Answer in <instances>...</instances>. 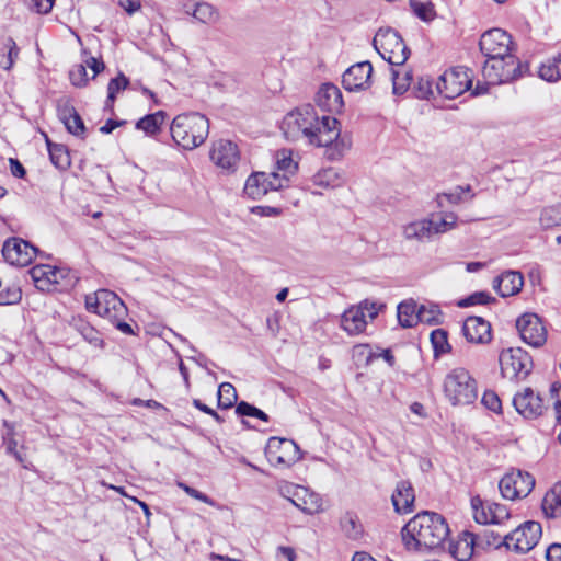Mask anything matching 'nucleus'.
<instances>
[{"label": "nucleus", "instance_id": "f257e3e1", "mask_svg": "<svg viewBox=\"0 0 561 561\" xmlns=\"http://www.w3.org/2000/svg\"><path fill=\"white\" fill-rule=\"evenodd\" d=\"M449 534L445 517L430 511L417 513L401 530L403 545L409 551H436L443 548Z\"/></svg>", "mask_w": 561, "mask_h": 561}, {"label": "nucleus", "instance_id": "f03ea898", "mask_svg": "<svg viewBox=\"0 0 561 561\" xmlns=\"http://www.w3.org/2000/svg\"><path fill=\"white\" fill-rule=\"evenodd\" d=\"M336 118L323 115L321 118L312 105L306 104L289 112L283 121L282 128L287 139L306 138L310 145H327L333 137Z\"/></svg>", "mask_w": 561, "mask_h": 561}, {"label": "nucleus", "instance_id": "7ed1b4c3", "mask_svg": "<svg viewBox=\"0 0 561 561\" xmlns=\"http://www.w3.org/2000/svg\"><path fill=\"white\" fill-rule=\"evenodd\" d=\"M85 308L107 319L124 334H134L131 327L125 322L128 310L124 301L112 290L99 289L85 296Z\"/></svg>", "mask_w": 561, "mask_h": 561}, {"label": "nucleus", "instance_id": "20e7f679", "mask_svg": "<svg viewBox=\"0 0 561 561\" xmlns=\"http://www.w3.org/2000/svg\"><path fill=\"white\" fill-rule=\"evenodd\" d=\"M170 131L178 146L185 150H192L206 140L209 133V121L199 113H183L173 118Z\"/></svg>", "mask_w": 561, "mask_h": 561}, {"label": "nucleus", "instance_id": "39448f33", "mask_svg": "<svg viewBox=\"0 0 561 561\" xmlns=\"http://www.w3.org/2000/svg\"><path fill=\"white\" fill-rule=\"evenodd\" d=\"M444 393L453 405H468L478 398V385L471 374L462 368H454L444 379Z\"/></svg>", "mask_w": 561, "mask_h": 561}, {"label": "nucleus", "instance_id": "423d86ee", "mask_svg": "<svg viewBox=\"0 0 561 561\" xmlns=\"http://www.w3.org/2000/svg\"><path fill=\"white\" fill-rule=\"evenodd\" d=\"M528 70L513 54L503 57H486L482 68L483 77L490 84H501L517 80Z\"/></svg>", "mask_w": 561, "mask_h": 561}, {"label": "nucleus", "instance_id": "0eeeda50", "mask_svg": "<svg viewBox=\"0 0 561 561\" xmlns=\"http://www.w3.org/2000/svg\"><path fill=\"white\" fill-rule=\"evenodd\" d=\"M501 374L510 380H524L533 369L530 355L520 347H511L501 352Z\"/></svg>", "mask_w": 561, "mask_h": 561}, {"label": "nucleus", "instance_id": "6e6552de", "mask_svg": "<svg viewBox=\"0 0 561 561\" xmlns=\"http://www.w3.org/2000/svg\"><path fill=\"white\" fill-rule=\"evenodd\" d=\"M378 310L376 304L365 300L344 311L341 325L350 335L360 334L365 331L368 322L377 317Z\"/></svg>", "mask_w": 561, "mask_h": 561}, {"label": "nucleus", "instance_id": "1a4fd4ad", "mask_svg": "<svg viewBox=\"0 0 561 561\" xmlns=\"http://www.w3.org/2000/svg\"><path fill=\"white\" fill-rule=\"evenodd\" d=\"M265 456L274 467H290L301 458L300 449L294 440L279 437L267 440Z\"/></svg>", "mask_w": 561, "mask_h": 561}, {"label": "nucleus", "instance_id": "9d476101", "mask_svg": "<svg viewBox=\"0 0 561 561\" xmlns=\"http://www.w3.org/2000/svg\"><path fill=\"white\" fill-rule=\"evenodd\" d=\"M472 78L466 67H455L445 71L436 82V90L446 99H455L468 91Z\"/></svg>", "mask_w": 561, "mask_h": 561}, {"label": "nucleus", "instance_id": "9b49d317", "mask_svg": "<svg viewBox=\"0 0 561 561\" xmlns=\"http://www.w3.org/2000/svg\"><path fill=\"white\" fill-rule=\"evenodd\" d=\"M535 486V478L522 470H512L507 472L499 482V489L502 496L506 500H517L526 497Z\"/></svg>", "mask_w": 561, "mask_h": 561}, {"label": "nucleus", "instance_id": "f8f14e48", "mask_svg": "<svg viewBox=\"0 0 561 561\" xmlns=\"http://www.w3.org/2000/svg\"><path fill=\"white\" fill-rule=\"evenodd\" d=\"M542 535L540 523L527 520L505 535L507 548L516 552L525 553L530 551L539 541Z\"/></svg>", "mask_w": 561, "mask_h": 561}, {"label": "nucleus", "instance_id": "ddd939ff", "mask_svg": "<svg viewBox=\"0 0 561 561\" xmlns=\"http://www.w3.org/2000/svg\"><path fill=\"white\" fill-rule=\"evenodd\" d=\"M285 187V180L278 172H254L245 181L244 194L252 199H260L268 192Z\"/></svg>", "mask_w": 561, "mask_h": 561}, {"label": "nucleus", "instance_id": "4468645a", "mask_svg": "<svg viewBox=\"0 0 561 561\" xmlns=\"http://www.w3.org/2000/svg\"><path fill=\"white\" fill-rule=\"evenodd\" d=\"M512 46L511 35L502 28H492L484 32L479 42L480 50L485 58L503 57L511 54Z\"/></svg>", "mask_w": 561, "mask_h": 561}, {"label": "nucleus", "instance_id": "2eb2a0df", "mask_svg": "<svg viewBox=\"0 0 561 561\" xmlns=\"http://www.w3.org/2000/svg\"><path fill=\"white\" fill-rule=\"evenodd\" d=\"M516 328L522 340L533 347H540L547 341V330L541 319L535 313H524L516 320Z\"/></svg>", "mask_w": 561, "mask_h": 561}, {"label": "nucleus", "instance_id": "dca6fc26", "mask_svg": "<svg viewBox=\"0 0 561 561\" xmlns=\"http://www.w3.org/2000/svg\"><path fill=\"white\" fill-rule=\"evenodd\" d=\"M37 248L21 238H9L2 247V255L11 265L26 266L37 254Z\"/></svg>", "mask_w": 561, "mask_h": 561}, {"label": "nucleus", "instance_id": "f3484780", "mask_svg": "<svg viewBox=\"0 0 561 561\" xmlns=\"http://www.w3.org/2000/svg\"><path fill=\"white\" fill-rule=\"evenodd\" d=\"M209 156L217 167L228 171L234 170L240 159L237 145L225 139L214 142Z\"/></svg>", "mask_w": 561, "mask_h": 561}, {"label": "nucleus", "instance_id": "a211bd4d", "mask_svg": "<svg viewBox=\"0 0 561 561\" xmlns=\"http://www.w3.org/2000/svg\"><path fill=\"white\" fill-rule=\"evenodd\" d=\"M513 405L526 419H536L545 411L541 397L536 394L531 388H525L522 392L516 393L513 398Z\"/></svg>", "mask_w": 561, "mask_h": 561}, {"label": "nucleus", "instance_id": "6ab92c4d", "mask_svg": "<svg viewBox=\"0 0 561 561\" xmlns=\"http://www.w3.org/2000/svg\"><path fill=\"white\" fill-rule=\"evenodd\" d=\"M373 67L369 61H362L351 66L342 77V84L347 91L364 90L369 87Z\"/></svg>", "mask_w": 561, "mask_h": 561}, {"label": "nucleus", "instance_id": "aec40b11", "mask_svg": "<svg viewBox=\"0 0 561 561\" xmlns=\"http://www.w3.org/2000/svg\"><path fill=\"white\" fill-rule=\"evenodd\" d=\"M462 332L470 343L484 344L491 341V324L481 317H468Z\"/></svg>", "mask_w": 561, "mask_h": 561}, {"label": "nucleus", "instance_id": "412c9836", "mask_svg": "<svg viewBox=\"0 0 561 561\" xmlns=\"http://www.w3.org/2000/svg\"><path fill=\"white\" fill-rule=\"evenodd\" d=\"M317 105L327 112H340L344 105L342 92L332 83L320 87L314 99Z\"/></svg>", "mask_w": 561, "mask_h": 561}, {"label": "nucleus", "instance_id": "4be33fe9", "mask_svg": "<svg viewBox=\"0 0 561 561\" xmlns=\"http://www.w3.org/2000/svg\"><path fill=\"white\" fill-rule=\"evenodd\" d=\"M414 489L409 481H399L391 495V502L396 513L409 514L414 508Z\"/></svg>", "mask_w": 561, "mask_h": 561}, {"label": "nucleus", "instance_id": "5701e85b", "mask_svg": "<svg viewBox=\"0 0 561 561\" xmlns=\"http://www.w3.org/2000/svg\"><path fill=\"white\" fill-rule=\"evenodd\" d=\"M524 286V277L520 272L507 271L496 276L493 280V288L502 297H511L518 294Z\"/></svg>", "mask_w": 561, "mask_h": 561}, {"label": "nucleus", "instance_id": "b1692460", "mask_svg": "<svg viewBox=\"0 0 561 561\" xmlns=\"http://www.w3.org/2000/svg\"><path fill=\"white\" fill-rule=\"evenodd\" d=\"M388 45L391 46L388 51V65L402 66L410 55V49L399 33L390 27H388Z\"/></svg>", "mask_w": 561, "mask_h": 561}, {"label": "nucleus", "instance_id": "393cba45", "mask_svg": "<svg viewBox=\"0 0 561 561\" xmlns=\"http://www.w3.org/2000/svg\"><path fill=\"white\" fill-rule=\"evenodd\" d=\"M478 549L473 533L466 530L461 533L456 542L450 543L449 551L458 561H469Z\"/></svg>", "mask_w": 561, "mask_h": 561}, {"label": "nucleus", "instance_id": "a878e982", "mask_svg": "<svg viewBox=\"0 0 561 561\" xmlns=\"http://www.w3.org/2000/svg\"><path fill=\"white\" fill-rule=\"evenodd\" d=\"M333 130L336 137L328 142L327 145H316L317 147H325L327 156L331 160L342 158L352 147V137L350 134H341L339 128V121L334 124Z\"/></svg>", "mask_w": 561, "mask_h": 561}, {"label": "nucleus", "instance_id": "bb28decb", "mask_svg": "<svg viewBox=\"0 0 561 561\" xmlns=\"http://www.w3.org/2000/svg\"><path fill=\"white\" fill-rule=\"evenodd\" d=\"M275 164L277 172H282L280 178L285 180V186H288L289 179L298 171V160L291 149H280L275 154Z\"/></svg>", "mask_w": 561, "mask_h": 561}, {"label": "nucleus", "instance_id": "cd10ccee", "mask_svg": "<svg viewBox=\"0 0 561 561\" xmlns=\"http://www.w3.org/2000/svg\"><path fill=\"white\" fill-rule=\"evenodd\" d=\"M541 510L547 518L561 517V481L545 494L541 503Z\"/></svg>", "mask_w": 561, "mask_h": 561}, {"label": "nucleus", "instance_id": "c85d7f7f", "mask_svg": "<svg viewBox=\"0 0 561 561\" xmlns=\"http://www.w3.org/2000/svg\"><path fill=\"white\" fill-rule=\"evenodd\" d=\"M340 529L350 540L357 541L364 535V527L355 513L346 512L340 518Z\"/></svg>", "mask_w": 561, "mask_h": 561}, {"label": "nucleus", "instance_id": "c756f323", "mask_svg": "<svg viewBox=\"0 0 561 561\" xmlns=\"http://www.w3.org/2000/svg\"><path fill=\"white\" fill-rule=\"evenodd\" d=\"M473 537L479 550H485L489 548L497 549L502 546L507 548L508 546L507 540H505V536L502 537L500 534L491 529H483L479 533H473Z\"/></svg>", "mask_w": 561, "mask_h": 561}, {"label": "nucleus", "instance_id": "7c9ffc66", "mask_svg": "<svg viewBox=\"0 0 561 561\" xmlns=\"http://www.w3.org/2000/svg\"><path fill=\"white\" fill-rule=\"evenodd\" d=\"M60 119L67 130L75 136H83L85 127L82 118L73 107H65L59 112Z\"/></svg>", "mask_w": 561, "mask_h": 561}, {"label": "nucleus", "instance_id": "2f4dec72", "mask_svg": "<svg viewBox=\"0 0 561 561\" xmlns=\"http://www.w3.org/2000/svg\"><path fill=\"white\" fill-rule=\"evenodd\" d=\"M398 322L402 328H412L417 323L419 308L413 300L403 301L398 305Z\"/></svg>", "mask_w": 561, "mask_h": 561}, {"label": "nucleus", "instance_id": "473e14b6", "mask_svg": "<svg viewBox=\"0 0 561 561\" xmlns=\"http://www.w3.org/2000/svg\"><path fill=\"white\" fill-rule=\"evenodd\" d=\"M167 117L164 111L148 114L136 123V128L144 130L146 135L153 136L160 131V127Z\"/></svg>", "mask_w": 561, "mask_h": 561}, {"label": "nucleus", "instance_id": "72a5a7b5", "mask_svg": "<svg viewBox=\"0 0 561 561\" xmlns=\"http://www.w3.org/2000/svg\"><path fill=\"white\" fill-rule=\"evenodd\" d=\"M433 234V220L423 219L408 225L404 228V236L408 239L423 241Z\"/></svg>", "mask_w": 561, "mask_h": 561}, {"label": "nucleus", "instance_id": "f704fd0d", "mask_svg": "<svg viewBox=\"0 0 561 561\" xmlns=\"http://www.w3.org/2000/svg\"><path fill=\"white\" fill-rule=\"evenodd\" d=\"M539 77L548 82H556L561 79V54L547 59L541 64L538 71Z\"/></svg>", "mask_w": 561, "mask_h": 561}, {"label": "nucleus", "instance_id": "c9c22d12", "mask_svg": "<svg viewBox=\"0 0 561 561\" xmlns=\"http://www.w3.org/2000/svg\"><path fill=\"white\" fill-rule=\"evenodd\" d=\"M20 48L12 37H7L0 51V67L3 70H11L19 58Z\"/></svg>", "mask_w": 561, "mask_h": 561}, {"label": "nucleus", "instance_id": "e433bc0d", "mask_svg": "<svg viewBox=\"0 0 561 561\" xmlns=\"http://www.w3.org/2000/svg\"><path fill=\"white\" fill-rule=\"evenodd\" d=\"M47 146L51 163L59 170H67L71 164L68 149L61 144H53L49 140Z\"/></svg>", "mask_w": 561, "mask_h": 561}, {"label": "nucleus", "instance_id": "4c0bfd02", "mask_svg": "<svg viewBox=\"0 0 561 561\" xmlns=\"http://www.w3.org/2000/svg\"><path fill=\"white\" fill-rule=\"evenodd\" d=\"M314 185L322 188H334L342 184V178L333 168L322 169L312 176Z\"/></svg>", "mask_w": 561, "mask_h": 561}, {"label": "nucleus", "instance_id": "58836bf2", "mask_svg": "<svg viewBox=\"0 0 561 561\" xmlns=\"http://www.w3.org/2000/svg\"><path fill=\"white\" fill-rule=\"evenodd\" d=\"M2 438L7 451L12 455L20 463L23 462V457L18 450V442L15 439V425L9 421H3Z\"/></svg>", "mask_w": 561, "mask_h": 561}, {"label": "nucleus", "instance_id": "ea45409f", "mask_svg": "<svg viewBox=\"0 0 561 561\" xmlns=\"http://www.w3.org/2000/svg\"><path fill=\"white\" fill-rule=\"evenodd\" d=\"M540 226L550 229L561 225V203L543 207L539 217Z\"/></svg>", "mask_w": 561, "mask_h": 561}, {"label": "nucleus", "instance_id": "a19ab883", "mask_svg": "<svg viewBox=\"0 0 561 561\" xmlns=\"http://www.w3.org/2000/svg\"><path fill=\"white\" fill-rule=\"evenodd\" d=\"M383 357L386 359V351H382L379 354L373 353L369 345L360 344L356 345L353 348V359L355 364L359 366H368L373 363L374 359Z\"/></svg>", "mask_w": 561, "mask_h": 561}, {"label": "nucleus", "instance_id": "79ce46f5", "mask_svg": "<svg viewBox=\"0 0 561 561\" xmlns=\"http://www.w3.org/2000/svg\"><path fill=\"white\" fill-rule=\"evenodd\" d=\"M76 329L89 344L99 348L103 347V339L101 333L92 325H90V323L83 320H79L76 323Z\"/></svg>", "mask_w": 561, "mask_h": 561}, {"label": "nucleus", "instance_id": "37998d69", "mask_svg": "<svg viewBox=\"0 0 561 561\" xmlns=\"http://www.w3.org/2000/svg\"><path fill=\"white\" fill-rule=\"evenodd\" d=\"M443 313L438 305L430 304L422 305L419 307V319L417 322L435 325L442 322Z\"/></svg>", "mask_w": 561, "mask_h": 561}, {"label": "nucleus", "instance_id": "c03bdc74", "mask_svg": "<svg viewBox=\"0 0 561 561\" xmlns=\"http://www.w3.org/2000/svg\"><path fill=\"white\" fill-rule=\"evenodd\" d=\"M217 396L218 408L225 410L231 408L238 399L237 391L230 382L219 385Z\"/></svg>", "mask_w": 561, "mask_h": 561}, {"label": "nucleus", "instance_id": "a18cd8bd", "mask_svg": "<svg viewBox=\"0 0 561 561\" xmlns=\"http://www.w3.org/2000/svg\"><path fill=\"white\" fill-rule=\"evenodd\" d=\"M129 84V79L122 72L117 77L110 80L107 85L106 106H113L116 94L124 91Z\"/></svg>", "mask_w": 561, "mask_h": 561}, {"label": "nucleus", "instance_id": "49530a36", "mask_svg": "<svg viewBox=\"0 0 561 561\" xmlns=\"http://www.w3.org/2000/svg\"><path fill=\"white\" fill-rule=\"evenodd\" d=\"M489 501H482L480 496H474L471 499V506L473 510V518L478 524H492V517L490 516L492 513L486 507V503Z\"/></svg>", "mask_w": 561, "mask_h": 561}, {"label": "nucleus", "instance_id": "de8ad7c7", "mask_svg": "<svg viewBox=\"0 0 561 561\" xmlns=\"http://www.w3.org/2000/svg\"><path fill=\"white\" fill-rule=\"evenodd\" d=\"M413 13L424 22H431L436 16V11L432 2H420L410 0Z\"/></svg>", "mask_w": 561, "mask_h": 561}, {"label": "nucleus", "instance_id": "09e8293b", "mask_svg": "<svg viewBox=\"0 0 561 561\" xmlns=\"http://www.w3.org/2000/svg\"><path fill=\"white\" fill-rule=\"evenodd\" d=\"M457 215L454 213H446L438 218L434 217L433 220V234L444 233L456 227L457 224Z\"/></svg>", "mask_w": 561, "mask_h": 561}, {"label": "nucleus", "instance_id": "8fccbe9b", "mask_svg": "<svg viewBox=\"0 0 561 561\" xmlns=\"http://www.w3.org/2000/svg\"><path fill=\"white\" fill-rule=\"evenodd\" d=\"M471 186L470 185H466V186H457L455 188V191L450 192V193H443V194H438L437 195V204L439 207H444V199H446L449 204H453V205H458L460 203H462L465 201V197L463 195L466 193H470L471 192Z\"/></svg>", "mask_w": 561, "mask_h": 561}, {"label": "nucleus", "instance_id": "3c124183", "mask_svg": "<svg viewBox=\"0 0 561 561\" xmlns=\"http://www.w3.org/2000/svg\"><path fill=\"white\" fill-rule=\"evenodd\" d=\"M194 19L202 23H211L216 20L217 13L214 7L207 2H198L192 12Z\"/></svg>", "mask_w": 561, "mask_h": 561}, {"label": "nucleus", "instance_id": "603ef678", "mask_svg": "<svg viewBox=\"0 0 561 561\" xmlns=\"http://www.w3.org/2000/svg\"><path fill=\"white\" fill-rule=\"evenodd\" d=\"M392 85L394 94L404 93L411 84V72L404 71L402 75L399 70L392 69Z\"/></svg>", "mask_w": 561, "mask_h": 561}, {"label": "nucleus", "instance_id": "864d4df0", "mask_svg": "<svg viewBox=\"0 0 561 561\" xmlns=\"http://www.w3.org/2000/svg\"><path fill=\"white\" fill-rule=\"evenodd\" d=\"M431 342L435 354L447 353L450 350L447 332L443 329H436L431 333Z\"/></svg>", "mask_w": 561, "mask_h": 561}, {"label": "nucleus", "instance_id": "5fc2aeb1", "mask_svg": "<svg viewBox=\"0 0 561 561\" xmlns=\"http://www.w3.org/2000/svg\"><path fill=\"white\" fill-rule=\"evenodd\" d=\"M49 272L50 265H36L28 271L35 286L42 290L48 285Z\"/></svg>", "mask_w": 561, "mask_h": 561}, {"label": "nucleus", "instance_id": "6e6d98bb", "mask_svg": "<svg viewBox=\"0 0 561 561\" xmlns=\"http://www.w3.org/2000/svg\"><path fill=\"white\" fill-rule=\"evenodd\" d=\"M236 413L241 416L256 417L264 422L268 421V415L264 411L245 401H241L237 404Z\"/></svg>", "mask_w": 561, "mask_h": 561}, {"label": "nucleus", "instance_id": "4d7b16f0", "mask_svg": "<svg viewBox=\"0 0 561 561\" xmlns=\"http://www.w3.org/2000/svg\"><path fill=\"white\" fill-rule=\"evenodd\" d=\"M488 510L491 511L492 524L501 525L511 517L508 508L500 503L488 502Z\"/></svg>", "mask_w": 561, "mask_h": 561}, {"label": "nucleus", "instance_id": "13d9d810", "mask_svg": "<svg viewBox=\"0 0 561 561\" xmlns=\"http://www.w3.org/2000/svg\"><path fill=\"white\" fill-rule=\"evenodd\" d=\"M494 300H495V298L490 296L488 293L477 291V293H473L472 295L459 300L457 305L460 308H467V307H470L473 305H486Z\"/></svg>", "mask_w": 561, "mask_h": 561}, {"label": "nucleus", "instance_id": "bf43d9fd", "mask_svg": "<svg viewBox=\"0 0 561 561\" xmlns=\"http://www.w3.org/2000/svg\"><path fill=\"white\" fill-rule=\"evenodd\" d=\"M22 298V290L19 286L12 285L0 291V305L8 306L18 304Z\"/></svg>", "mask_w": 561, "mask_h": 561}, {"label": "nucleus", "instance_id": "052dcab7", "mask_svg": "<svg viewBox=\"0 0 561 561\" xmlns=\"http://www.w3.org/2000/svg\"><path fill=\"white\" fill-rule=\"evenodd\" d=\"M69 79L75 87H84L88 82L87 70L83 65H76L69 71Z\"/></svg>", "mask_w": 561, "mask_h": 561}, {"label": "nucleus", "instance_id": "680f3d73", "mask_svg": "<svg viewBox=\"0 0 561 561\" xmlns=\"http://www.w3.org/2000/svg\"><path fill=\"white\" fill-rule=\"evenodd\" d=\"M481 401L486 409H489L495 413H501V410H502L501 399L494 391H492V390L484 391Z\"/></svg>", "mask_w": 561, "mask_h": 561}, {"label": "nucleus", "instance_id": "e2e57ef3", "mask_svg": "<svg viewBox=\"0 0 561 561\" xmlns=\"http://www.w3.org/2000/svg\"><path fill=\"white\" fill-rule=\"evenodd\" d=\"M419 99H428L433 94V83L428 78H420L415 87Z\"/></svg>", "mask_w": 561, "mask_h": 561}, {"label": "nucleus", "instance_id": "0e129e2a", "mask_svg": "<svg viewBox=\"0 0 561 561\" xmlns=\"http://www.w3.org/2000/svg\"><path fill=\"white\" fill-rule=\"evenodd\" d=\"M550 394L554 399V410L558 419H561V383L553 382L550 388Z\"/></svg>", "mask_w": 561, "mask_h": 561}, {"label": "nucleus", "instance_id": "69168bd1", "mask_svg": "<svg viewBox=\"0 0 561 561\" xmlns=\"http://www.w3.org/2000/svg\"><path fill=\"white\" fill-rule=\"evenodd\" d=\"M34 10L39 14H47L51 11L56 0H32Z\"/></svg>", "mask_w": 561, "mask_h": 561}, {"label": "nucleus", "instance_id": "338daca9", "mask_svg": "<svg viewBox=\"0 0 561 561\" xmlns=\"http://www.w3.org/2000/svg\"><path fill=\"white\" fill-rule=\"evenodd\" d=\"M547 561H561V543H552L546 550Z\"/></svg>", "mask_w": 561, "mask_h": 561}, {"label": "nucleus", "instance_id": "774afa93", "mask_svg": "<svg viewBox=\"0 0 561 561\" xmlns=\"http://www.w3.org/2000/svg\"><path fill=\"white\" fill-rule=\"evenodd\" d=\"M383 38H386V33L380 28L376 36L374 37L373 44L377 53L380 55L382 59H386V53L383 49Z\"/></svg>", "mask_w": 561, "mask_h": 561}]
</instances>
